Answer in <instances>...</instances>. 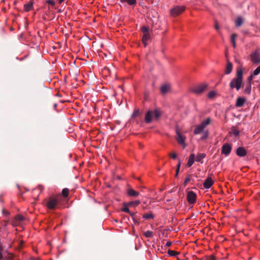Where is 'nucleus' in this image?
Here are the masks:
<instances>
[{
  "mask_svg": "<svg viewBox=\"0 0 260 260\" xmlns=\"http://www.w3.org/2000/svg\"><path fill=\"white\" fill-rule=\"evenodd\" d=\"M140 203V201L139 200H136L135 201H131L127 203L128 206H133L136 207Z\"/></svg>",
  "mask_w": 260,
  "mask_h": 260,
  "instance_id": "nucleus-23",
  "label": "nucleus"
},
{
  "mask_svg": "<svg viewBox=\"0 0 260 260\" xmlns=\"http://www.w3.org/2000/svg\"><path fill=\"white\" fill-rule=\"evenodd\" d=\"M208 136V132L207 131L204 133V135L202 136L201 138V140L206 139Z\"/></svg>",
  "mask_w": 260,
  "mask_h": 260,
  "instance_id": "nucleus-36",
  "label": "nucleus"
},
{
  "mask_svg": "<svg viewBox=\"0 0 260 260\" xmlns=\"http://www.w3.org/2000/svg\"><path fill=\"white\" fill-rule=\"evenodd\" d=\"M168 253L171 255V256H176L177 255V254H178V252H177V251H174V250H169L168 252Z\"/></svg>",
  "mask_w": 260,
  "mask_h": 260,
  "instance_id": "nucleus-30",
  "label": "nucleus"
},
{
  "mask_svg": "<svg viewBox=\"0 0 260 260\" xmlns=\"http://www.w3.org/2000/svg\"><path fill=\"white\" fill-rule=\"evenodd\" d=\"M33 6V3L32 1H29L27 4L24 5V10L26 12L29 11L32 9Z\"/></svg>",
  "mask_w": 260,
  "mask_h": 260,
  "instance_id": "nucleus-19",
  "label": "nucleus"
},
{
  "mask_svg": "<svg viewBox=\"0 0 260 260\" xmlns=\"http://www.w3.org/2000/svg\"><path fill=\"white\" fill-rule=\"evenodd\" d=\"M194 158H195L194 154H193V153L191 154L189 157V158H188V160L187 161V166L188 167H191L193 165V164L194 161Z\"/></svg>",
  "mask_w": 260,
  "mask_h": 260,
  "instance_id": "nucleus-17",
  "label": "nucleus"
},
{
  "mask_svg": "<svg viewBox=\"0 0 260 260\" xmlns=\"http://www.w3.org/2000/svg\"><path fill=\"white\" fill-rule=\"evenodd\" d=\"M206 154L205 153H199L198 154L196 160L198 162H201L202 159L205 158Z\"/></svg>",
  "mask_w": 260,
  "mask_h": 260,
  "instance_id": "nucleus-22",
  "label": "nucleus"
},
{
  "mask_svg": "<svg viewBox=\"0 0 260 260\" xmlns=\"http://www.w3.org/2000/svg\"><path fill=\"white\" fill-rule=\"evenodd\" d=\"M204 128L205 127L202 124L197 126L194 130V134L198 135L201 134Z\"/></svg>",
  "mask_w": 260,
  "mask_h": 260,
  "instance_id": "nucleus-15",
  "label": "nucleus"
},
{
  "mask_svg": "<svg viewBox=\"0 0 260 260\" xmlns=\"http://www.w3.org/2000/svg\"><path fill=\"white\" fill-rule=\"evenodd\" d=\"M133 221H134L135 223L137 224H139V222H138L137 219H135V218H133Z\"/></svg>",
  "mask_w": 260,
  "mask_h": 260,
  "instance_id": "nucleus-48",
  "label": "nucleus"
},
{
  "mask_svg": "<svg viewBox=\"0 0 260 260\" xmlns=\"http://www.w3.org/2000/svg\"><path fill=\"white\" fill-rule=\"evenodd\" d=\"M211 122L210 118H207L205 120H204L201 124H202L204 127H205L207 125H209Z\"/></svg>",
  "mask_w": 260,
  "mask_h": 260,
  "instance_id": "nucleus-26",
  "label": "nucleus"
},
{
  "mask_svg": "<svg viewBox=\"0 0 260 260\" xmlns=\"http://www.w3.org/2000/svg\"><path fill=\"white\" fill-rule=\"evenodd\" d=\"M180 166H181V161H180V160L179 159V160H178V165H177V168H176V169H177V170H180Z\"/></svg>",
  "mask_w": 260,
  "mask_h": 260,
  "instance_id": "nucleus-45",
  "label": "nucleus"
},
{
  "mask_svg": "<svg viewBox=\"0 0 260 260\" xmlns=\"http://www.w3.org/2000/svg\"><path fill=\"white\" fill-rule=\"evenodd\" d=\"M63 1L64 0H58L59 4H61L63 2Z\"/></svg>",
  "mask_w": 260,
  "mask_h": 260,
  "instance_id": "nucleus-52",
  "label": "nucleus"
},
{
  "mask_svg": "<svg viewBox=\"0 0 260 260\" xmlns=\"http://www.w3.org/2000/svg\"><path fill=\"white\" fill-rule=\"evenodd\" d=\"M171 244L172 243L171 242L168 241L166 244V246L167 247H170L171 245Z\"/></svg>",
  "mask_w": 260,
  "mask_h": 260,
  "instance_id": "nucleus-46",
  "label": "nucleus"
},
{
  "mask_svg": "<svg viewBox=\"0 0 260 260\" xmlns=\"http://www.w3.org/2000/svg\"><path fill=\"white\" fill-rule=\"evenodd\" d=\"M253 76H254L252 74H251L247 78V80H248V83H251V81L252 80V79H253Z\"/></svg>",
  "mask_w": 260,
  "mask_h": 260,
  "instance_id": "nucleus-41",
  "label": "nucleus"
},
{
  "mask_svg": "<svg viewBox=\"0 0 260 260\" xmlns=\"http://www.w3.org/2000/svg\"><path fill=\"white\" fill-rule=\"evenodd\" d=\"M251 83H248L244 89V93L245 94H250L251 93Z\"/></svg>",
  "mask_w": 260,
  "mask_h": 260,
  "instance_id": "nucleus-20",
  "label": "nucleus"
},
{
  "mask_svg": "<svg viewBox=\"0 0 260 260\" xmlns=\"http://www.w3.org/2000/svg\"><path fill=\"white\" fill-rule=\"evenodd\" d=\"M141 31L143 33L142 41L146 47L147 45V41L150 39V30L149 27L143 26L141 27Z\"/></svg>",
  "mask_w": 260,
  "mask_h": 260,
  "instance_id": "nucleus-3",
  "label": "nucleus"
},
{
  "mask_svg": "<svg viewBox=\"0 0 260 260\" xmlns=\"http://www.w3.org/2000/svg\"><path fill=\"white\" fill-rule=\"evenodd\" d=\"M170 90V85L165 84L161 86L160 87V91L162 94H166Z\"/></svg>",
  "mask_w": 260,
  "mask_h": 260,
  "instance_id": "nucleus-18",
  "label": "nucleus"
},
{
  "mask_svg": "<svg viewBox=\"0 0 260 260\" xmlns=\"http://www.w3.org/2000/svg\"><path fill=\"white\" fill-rule=\"evenodd\" d=\"M208 87L207 84H201L192 87L190 90L192 92L196 94H201Z\"/></svg>",
  "mask_w": 260,
  "mask_h": 260,
  "instance_id": "nucleus-4",
  "label": "nucleus"
},
{
  "mask_svg": "<svg viewBox=\"0 0 260 260\" xmlns=\"http://www.w3.org/2000/svg\"><path fill=\"white\" fill-rule=\"evenodd\" d=\"M4 225H5V226H7V224H8V221H7L5 220V221H4Z\"/></svg>",
  "mask_w": 260,
  "mask_h": 260,
  "instance_id": "nucleus-51",
  "label": "nucleus"
},
{
  "mask_svg": "<svg viewBox=\"0 0 260 260\" xmlns=\"http://www.w3.org/2000/svg\"><path fill=\"white\" fill-rule=\"evenodd\" d=\"M169 155L173 158L176 159L177 157V155L175 153H171L169 154Z\"/></svg>",
  "mask_w": 260,
  "mask_h": 260,
  "instance_id": "nucleus-42",
  "label": "nucleus"
},
{
  "mask_svg": "<svg viewBox=\"0 0 260 260\" xmlns=\"http://www.w3.org/2000/svg\"><path fill=\"white\" fill-rule=\"evenodd\" d=\"M56 96H61V95L59 93H57L56 94Z\"/></svg>",
  "mask_w": 260,
  "mask_h": 260,
  "instance_id": "nucleus-53",
  "label": "nucleus"
},
{
  "mask_svg": "<svg viewBox=\"0 0 260 260\" xmlns=\"http://www.w3.org/2000/svg\"><path fill=\"white\" fill-rule=\"evenodd\" d=\"M128 213L132 216L133 218H134L136 213L130 212V213Z\"/></svg>",
  "mask_w": 260,
  "mask_h": 260,
  "instance_id": "nucleus-47",
  "label": "nucleus"
},
{
  "mask_svg": "<svg viewBox=\"0 0 260 260\" xmlns=\"http://www.w3.org/2000/svg\"><path fill=\"white\" fill-rule=\"evenodd\" d=\"M130 5H135L136 3V0H124Z\"/></svg>",
  "mask_w": 260,
  "mask_h": 260,
  "instance_id": "nucleus-34",
  "label": "nucleus"
},
{
  "mask_svg": "<svg viewBox=\"0 0 260 260\" xmlns=\"http://www.w3.org/2000/svg\"><path fill=\"white\" fill-rule=\"evenodd\" d=\"M246 101V99L243 97H239L237 98L236 103V107H243L245 102Z\"/></svg>",
  "mask_w": 260,
  "mask_h": 260,
  "instance_id": "nucleus-12",
  "label": "nucleus"
},
{
  "mask_svg": "<svg viewBox=\"0 0 260 260\" xmlns=\"http://www.w3.org/2000/svg\"><path fill=\"white\" fill-rule=\"evenodd\" d=\"M143 217L146 219H153L154 218L153 214L151 212L143 214Z\"/></svg>",
  "mask_w": 260,
  "mask_h": 260,
  "instance_id": "nucleus-25",
  "label": "nucleus"
},
{
  "mask_svg": "<svg viewBox=\"0 0 260 260\" xmlns=\"http://www.w3.org/2000/svg\"><path fill=\"white\" fill-rule=\"evenodd\" d=\"M216 95V92L215 91H211L209 92L208 94V97L209 99H212L213 98H214V96H215Z\"/></svg>",
  "mask_w": 260,
  "mask_h": 260,
  "instance_id": "nucleus-29",
  "label": "nucleus"
},
{
  "mask_svg": "<svg viewBox=\"0 0 260 260\" xmlns=\"http://www.w3.org/2000/svg\"><path fill=\"white\" fill-rule=\"evenodd\" d=\"M232 134L236 137H237L239 134V132L238 130L235 129H233L232 131Z\"/></svg>",
  "mask_w": 260,
  "mask_h": 260,
  "instance_id": "nucleus-38",
  "label": "nucleus"
},
{
  "mask_svg": "<svg viewBox=\"0 0 260 260\" xmlns=\"http://www.w3.org/2000/svg\"><path fill=\"white\" fill-rule=\"evenodd\" d=\"M127 193L129 196L136 197L139 196V193L133 189L130 188L127 190Z\"/></svg>",
  "mask_w": 260,
  "mask_h": 260,
  "instance_id": "nucleus-14",
  "label": "nucleus"
},
{
  "mask_svg": "<svg viewBox=\"0 0 260 260\" xmlns=\"http://www.w3.org/2000/svg\"><path fill=\"white\" fill-rule=\"evenodd\" d=\"M69 190L67 188H64L62 190V194L64 198H67L69 196Z\"/></svg>",
  "mask_w": 260,
  "mask_h": 260,
  "instance_id": "nucleus-27",
  "label": "nucleus"
},
{
  "mask_svg": "<svg viewBox=\"0 0 260 260\" xmlns=\"http://www.w3.org/2000/svg\"><path fill=\"white\" fill-rule=\"evenodd\" d=\"M213 183L214 181L212 180V179L210 177H208L204 182L203 185L204 188L208 189L210 188Z\"/></svg>",
  "mask_w": 260,
  "mask_h": 260,
  "instance_id": "nucleus-11",
  "label": "nucleus"
},
{
  "mask_svg": "<svg viewBox=\"0 0 260 260\" xmlns=\"http://www.w3.org/2000/svg\"><path fill=\"white\" fill-rule=\"evenodd\" d=\"M53 106H54V108L55 109L57 106V104H54Z\"/></svg>",
  "mask_w": 260,
  "mask_h": 260,
  "instance_id": "nucleus-54",
  "label": "nucleus"
},
{
  "mask_svg": "<svg viewBox=\"0 0 260 260\" xmlns=\"http://www.w3.org/2000/svg\"><path fill=\"white\" fill-rule=\"evenodd\" d=\"M258 88L259 90H260V83L259 84V85L258 86Z\"/></svg>",
  "mask_w": 260,
  "mask_h": 260,
  "instance_id": "nucleus-55",
  "label": "nucleus"
},
{
  "mask_svg": "<svg viewBox=\"0 0 260 260\" xmlns=\"http://www.w3.org/2000/svg\"><path fill=\"white\" fill-rule=\"evenodd\" d=\"M190 181V178L188 176L184 181V185L185 186L189 181Z\"/></svg>",
  "mask_w": 260,
  "mask_h": 260,
  "instance_id": "nucleus-43",
  "label": "nucleus"
},
{
  "mask_svg": "<svg viewBox=\"0 0 260 260\" xmlns=\"http://www.w3.org/2000/svg\"><path fill=\"white\" fill-rule=\"evenodd\" d=\"M214 27L217 30H218L219 29V27L217 21H215Z\"/></svg>",
  "mask_w": 260,
  "mask_h": 260,
  "instance_id": "nucleus-44",
  "label": "nucleus"
},
{
  "mask_svg": "<svg viewBox=\"0 0 260 260\" xmlns=\"http://www.w3.org/2000/svg\"><path fill=\"white\" fill-rule=\"evenodd\" d=\"M46 4H48L52 6L55 5V2L52 0H48L46 2Z\"/></svg>",
  "mask_w": 260,
  "mask_h": 260,
  "instance_id": "nucleus-39",
  "label": "nucleus"
},
{
  "mask_svg": "<svg viewBox=\"0 0 260 260\" xmlns=\"http://www.w3.org/2000/svg\"><path fill=\"white\" fill-rule=\"evenodd\" d=\"M3 213L6 215H9V212H8V211H6L5 210H3Z\"/></svg>",
  "mask_w": 260,
  "mask_h": 260,
  "instance_id": "nucleus-50",
  "label": "nucleus"
},
{
  "mask_svg": "<svg viewBox=\"0 0 260 260\" xmlns=\"http://www.w3.org/2000/svg\"><path fill=\"white\" fill-rule=\"evenodd\" d=\"M176 140L179 144L183 145L184 147H185L184 137H183L178 131L177 132Z\"/></svg>",
  "mask_w": 260,
  "mask_h": 260,
  "instance_id": "nucleus-13",
  "label": "nucleus"
},
{
  "mask_svg": "<svg viewBox=\"0 0 260 260\" xmlns=\"http://www.w3.org/2000/svg\"><path fill=\"white\" fill-rule=\"evenodd\" d=\"M3 247L0 245V260H4L2 254Z\"/></svg>",
  "mask_w": 260,
  "mask_h": 260,
  "instance_id": "nucleus-40",
  "label": "nucleus"
},
{
  "mask_svg": "<svg viewBox=\"0 0 260 260\" xmlns=\"http://www.w3.org/2000/svg\"><path fill=\"white\" fill-rule=\"evenodd\" d=\"M250 59L252 63L257 64L260 63V52L256 50L250 54Z\"/></svg>",
  "mask_w": 260,
  "mask_h": 260,
  "instance_id": "nucleus-7",
  "label": "nucleus"
},
{
  "mask_svg": "<svg viewBox=\"0 0 260 260\" xmlns=\"http://www.w3.org/2000/svg\"><path fill=\"white\" fill-rule=\"evenodd\" d=\"M161 114L160 111L157 109L153 111H148L145 114V121L146 123H149L151 122L153 117L155 120H157Z\"/></svg>",
  "mask_w": 260,
  "mask_h": 260,
  "instance_id": "nucleus-2",
  "label": "nucleus"
},
{
  "mask_svg": "<svg viewBox=\"0 0 260 260\" xmlns=\"http://www.w3.org/2000/svg\"><path fill=\"white\" fill-rule=\"evenodd\" d=\"M237 37V35L236 34H233L231 37V41L233 44V46L235 48L236 47V38Z\"/></svg>",
  "mask_w": 260,
  "mask_h": 260,
  "instance_id": "nucleus-24",
  "label": "nucleus"
},
{
  "mask_svg": "<svg viewBox=\"0 0 260 260\" xmlns=\"http://www.w3.org/2000/svg\"><path fill=\"white\" fill-rule=\"evenodd\" d=\"M243 23V20L242 17H238L235 21V25L236 26H240Z\"/></svg>",
  "mask_w": 260,
  "mask_h": 260,
  "instance_id": "nucleus-21",
  "label": "nucleus"
},
{
  "mask_svg": "<svg viewBox=\"0 0 260 260\" xmlns=\"http://www.w3.org/2000/svg\"><path fill=\"white\" fill-rule=\"evenodd\" d=\"M46 206L49 209H54L57 205L58 200L56 198L50 197L44 201Z\"/></svg>",
  "mask_w": 260,
  "mask_h": 260,
  "instance_id": "nucleus-5",
  "label": "nucleus"
},
{
  "mask_svg": "<svg viewBox=\"0 0 260 260\" xmlns=\"http://www.w3.org/2000/svg\"><path fill=\"white\" fill-rule=\"evenodd\" d=\"M232 147L228 143L224 144L221 147V153L225 156H228L231 153Z\"/></svg>",
  "mask_w": 260,
  "mask_h": 260,
  "instance_id": "nucleus-9",
  "label": "nucleus"
},
{
  "mask_svg": "<svg viewBox=\"0 0 260 260\" xmlns=\"http://www.w3.org/2000/svg\"><path fill=\"white\" fill-rule=\"evenodd\" d=\"M187 200L190 204H193L196 202L197 195L192 191H189L187 193Z\"/></svg>",
  "mask_w": 260,
  "mask_h": 260,
  "instance_id": "nucleus-8",
  "label": "nucleus"
},
{
  "mask_svg": "<svg viewBox=\"0 0 260 260\" xmlns=\"http://www.w3.org/2000/svg\"><path fill=\"white\" fill-rule=\"evenodd\" d=\"M140 115V111L139 109H136L134 110L133 114H132V117H137L139 115Z\"/></svg>",
  "mask_w": 260,
  "mask_h": 260,
  "instance_id": "nucleus-32",
  "label": "nucleus"
},
{
  "mask_svg": "<svg viewBox=\"0 0 260 260\" xmlns=\"http://www.w3.org/2000/svg\"><path fill=\"white\" fill-rule=\"evenodd\" d=\"M144 235L147 238H150L153 236V232L150 231H147L144 233Z\"/></svg>",
  "mask_w": 260,
  "mask_h": 260,
  "instance_id": "nucleus-28",
  "label": "nucleus"
},
{
  "mask_svg": "<svg viewBox=\"0 0 260 260\" xmlns=\"http://www.w3.org/2000/svg\"><path fill=\"white\" fill-rule=\"evenodd\" d=\"M243 85V70L241 67H239L237 71L236 77L231 80L229 85L231 89L236 88L237 90H239Z\"/></svg>",
  "mask_w": 260,
  "mask_h": 260,
  "instance_id": "nucleus-1",
  "label": "nucleus"
},
{
  "mask_svg": "<svg viewBox=\"0 0 260 260\" xmlns=\"http://www.w3.org/2000/svg\"><path fill=\"white\" fill-rule=\"evenodd\" d=\"M185 9L184 6H177L170 10V13L172 16L176 17L181 14Z\"/></svg>",
  "mask_w": 260,
  "mask_h": 260,
  "instance_id": "nucleus-6",
  "label": "nucleus"
},
{
  "mask_svg": "<svg viewBox=\"0 0 260 260\" xmlns=\"http://www.w3.org/2000/svg\"><path fill=\"white\" fill-rule=\"evenodd\" d=\"M259 73H260V66H258L256 69H255L253 71L252 74L254 76H256V75H258Z\"/></svg>",
  "mask_w": 260,
  "mask_h": 260,
  "instance_id": "nucleus-31",
  "label": "nucleus"
},
{
  "mask_svg": "<svg viewBox=\"0 0 260 260\" xmlns=\"http://www.w3.org/2000/svg\"><path fill=\"white\" fill-rule=\"evenodd\" d=\"M15 218L16 220H19L20 221H23L24 220V217L21 215H16Z\"/></svg>",
  "mask_w": 260,
  "mask_h": 260,
  "instance_id": "nucleus-35",
  "label": "nucleus"
},
{
  "mask_svg": "<svg viewBox=\"0 0 260 260\" xmlns=\"http://www.w3.org/2000/svg\"><path fill=\"white\" fill-rule=\"evenodd\" d=\"M232 69H233V64H232V63L231 62L228 61V63H227V65H226V68H225V73L226 74H230L232 72Z\"/></svg>",
  "mask_w": 260,
  "mask_h": 260,
  "instance_id": "nucleus-16",
  "label": "nucleus"
},
{
  "mask_svg": "<svg viewBox=\"0 0 260 260\" xmlns=\"http://www.w3.org/2000/svg\"><path fill=\"white\" fill-rule=\"evenodd\" d=\"M179 170H177V169H176V170L175 177H178V174H179Z\"/></svg>",
  "mask_w": 260,
  "mask_h": 260,
  "instance_id": "nucleus-49",
  "label": "nucleus"
},
{
  "mask_svg": "<svg viewBox=\"0 0 260 260\" xmlns=\"http://www.w3.org/2000/svg\"><path fill=\"white\" fill-rule=\"evenodd\" d=\"M128 207V206H127V205L124 204V206L123 208H122L121 210L124 212L130 213V211H129Z\"/></svg>",
  "mask_w": 260,
  "mask_h": 260,
  "instance_id": "nucleus-33",
  "label": "nucleus"
},
{
  "mask_svg": "<svg viewBox=\"0 0 260 260\" xmlns=\"http://www.w3.org/2000/svg\"><path fill=\"white\" fill-rule=\"evenodd\" d=\"M206 260H216V258L213 255H209L207 256L206 258Z\"/></svg>",
  "mask_w": 260,
  "mask_h": 260,
  "instance_id": "nucleus-37",
  "label": "nucleus"
},
{
  "mask_svg": "<svg viewBox=\"0 0 260 260\" xmlns=\"http://www.w3.org/2000/svg\"><path fill=\"white\" fill-rule=\"evenodd\" d=\"M236 154L240 157L244 156L247 154L246 149L243 147H239L236 150Z\"/></svg>",
  "mask_w": 260,
  "mask_h": 260,
  "instance_id": "nucleus-10",
  "label": "nucleus"
}]
</instances>
